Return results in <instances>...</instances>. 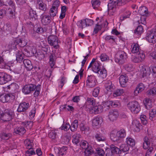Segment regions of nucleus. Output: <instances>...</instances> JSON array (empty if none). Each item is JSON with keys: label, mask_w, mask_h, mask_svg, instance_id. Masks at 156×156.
Returning a JSON list of instances; mask_svg holds the SVG:
<instances>
[{"label": "nucleus", "mask_w": 156, "mask_h": 156, "mask_svg": "<svg viewBox=\"0 0 156 156\" xmlns=\"http://www.w3.org/2000/svg\"><path fill=\"white\" fill-rule=\"evenodd\" d=\"M140 49L139 45L137 43H134L131 45V51L133 53H139L140 51Z\"/></svg>", "instance_id": "nucleus-26"}, {"label": "nucleus", "mask_w": 156, "mask_h": 156, "mask_svg": "<svg viewBox=\"0 0 156 156\" xmlns=\"http://www.w3.org/2000/svg\"><path fill=\"white\" fill-rule=\"evenodd\" d=\"M156 115V111L155 109H152L149 113V119L152 120L153 118L155 117Z\"/></svg>", "instance_id": "nucleus-55"}, {"label": "nucleus", "mask_w": 156, "mask_h": 156, "mask_svg": "<svg viewBox=\"0 0 156 156\" xmlns=\"http://www.w3.org/2000/svg\"><path fill=\"white\" fill-rule=\"evenodd\" d=\"M105 86L106 89L109 92H112L114 90L115 87L110 80H108L105 83Z\"/></svg>", "instance_id": "nucleus-21"}, {"label": "nucleus", "mask_w": 156, "mask_h": 156, "mask_svg": "<svg viewBox=\"0 0 156 156\" xmlns=\"http://www.w3.org/2000/svg\"><path fill=\"white\" fill-rule=\"evenodd\" d=\"M117 5L116 2L110 0L108 4V14L110 16L114 15L116 12Z\"/></svg>", "instance_id": "nucleus-7"}, {"label": "nucleus", "mask_w": 156, "mask_h": 156, "mask_svg": "<svg viewBox=\"0 0 156 156\" xmlns=\"http://www.w3.org/2000/svg\"><path fill=\"white\" fill-rule=\"evenodd\" d=\"M103 110V106L101 105L94 106L91 108V111L92 113L95 114H98L101 113Z\"/></svg>", "instance_id": "nucleus-23"}, {"label": "nucleus", "mask_w": 156, "mask_h": 156, "mask_svg": "<svg viewBox=\"0 0 156 156\" xmlns=\"http://www.w3.org/2000/svg\"><path fill=\"white\" fill-rule=\"evenodd\" d=\"M102 119L101 117H97L92 121V125L94 127L99 126L101 123Z\"/></svg>", "instance_id": "nucleus-24"}, {"label": "nucleus", "mask_w": 156, "mask_h": 156, "mask_svg": "<svg viewBox=\"0 0 156 156\" xmlns=\"http://www.w3.org/2000/svg\"><path fill=\"white\" fill-rule=\"evenodd\" d=\"M41 21L44 25H47L51 21V17L48 15L42 14L41 16Z\"/></svg>", "instance_id": "nucleus-17"}, {"label": "nucleus", "mask_w": 156, "mask_h": 156, "mask_svg": "<svg viewBox=\"0 0 156 156\" xmlns=\"http://www.w3.org/2000/svg\"><path fill=\"white\" fill-rule=\"evenodd\" d=\"M81 137V135L78 133H76L73 135L72 142L75 144H77L79 142V139Z\"/></svg>", "instance_id": "nucleus-30"}, {"label": "nucleus", "mask_w": 156, "mask_h": 156, "mask_svg": "<svg viewBox=\"0 0 156 156\" xmlns=\"http://www.w3.org/2000/svg\"><path fill=\"white\" fill-rule=\"evenodd\" d=\"M29 107L28 103L23 102L20 104L17 111L19 112H24L26 111Z\"/></svg>", "instance_id": "nucleus-15"}, {"label": "nucleus", "mask_w": 156, "mask_h": 156, "mask_svg": "<svg viewBox=\"0 0 156 156\" xmlns=\"http://www.w3.org/2000/svg\"><path fill=\"white\" fill-rule=\"evenodd\" d=\"M146 40L149 42L155 43L156 42V32L154 30L149 31L146 37Z\"/></svg>", "instance_id": "nucleus-8"}, {"label": "nucleus", "mask_w": 156, "mask_h": 156, "mask_svg": "<svg viewBox=\"0 0 156 156\" xmlns=\"http://www.w3.org/2000/svg\"><path fill=\"white\" fill-rule=\"evenodd\" d=\"M95 138L98 141H104L106 140V138L101 133H97L95 135Z\"/></svg>", "instance_id": "nucleus-29"}, {"label": "nucleus", "mask_w": 156, "mask_h": 156, "mask_svg": "<svg viewBox=\"0 0 156 156\" xmlns=\"http://www.w3.org/2000/svg\"><path fill=\"white\" fill-rule=\"evenodd\" d=\"M26 132V130L24 127L20 126L17 127L14 129V133L18 134L19 135H23Z\"/></svg>", "instance_id": "nucleus-25"}, {"label": "nucleus", "mask_w": 156, "mask_h": 156, "mask_svg": "<svg viewBox=\"0 0 156 156\" xmlns=\"http://www.w3.org/2000/svg\"><path fill=\"white\" fill-rule=\"evenodd\" d=\"M40 86L39 84L37 86L32 84L26 85L23 88L22 91L25 94H28L31 92L35 91L34 95V97H36L40 94L41 89Z\"/></svg>", "instance_id": "nucleus-2"}, {"label": "nucleus", "mask_w": 156, "mask_h": 156, "mask_svg": "<svg viewBox=\"0 0 156 156\" xmlns=\"http://www.w3.org/2000/svg\"><path fill=\"white\" fill-rule=\"evenodd\" d=\"M111 150L114 153H119L120 151L119 148L115 147L114 145L112 144L110 145Z\"/></svg>", "instance_id": "nucleus-49"}, {"label": "nucleus", "mask_w": 156, "mask_h": 156, "mask_svg": "<svg viewBox=\"0 0 156 156\" xmlns=\"http://www.w3.org/2000/svg\"><path fill=\"white\" fill-rule=\"evenodd\" d=\"M119 113L117 110H113L110 111L108 113V119L111 121L115 120L118 117Z\"/></svg>", "instance_id": "nucleus-13"}, {"label": "nucleus", "mask_w": 156, "mask_h": 156, "mask_svg": "<svg viewBox=\"0 0 156 156\" xmlns=\"http://www.w3.org/2000/svg\"><path fill=\"white\" fill-rule=\"evenodd\" d=\"M31 49V47H30L27 46L21 49V52H22L24 55H25L27 56H29L30 54L29 50H30Z\"/></svg>", "instance_id": "nucleus-35"}, {"label": "nucleus", "mask_w": 156, "mask_h": 156, "mask_svg": "<svg viewBox=\"0 0 156 156\" xmlns=\"http://www.w3.org/2000/svg\"><path fill=\"white\" fill-rule=\"evenodd\" d=\"M54 56L52 54H51L49 57V64L51 67V69H49V71L50 72V76L51 74L52 71L53 70L52 68L53 66H54L55 65V62L54 59Z\"/></svg>", "instance_id": "nucleus-27"}, {"label": "nucleus", "mask_w": 156, "mask_h": 156, "mask_svg": "<svg viewBox=\"0 0 156 156\" xmlns=\"http://www.w3.org/2000/svg\"><path fill=\"white\" fill-rule=\"evenodd\" d=\"M91 2L92 6L94 9L98 8L100 5L101 3L99 0H92Z\"/></svg>", "instance_id": "nucleus-43"}, {"label": "nucleus", "mask_w": 156, "mask_h": 156, "mask_svg": "<svg viewBox=\"0 0 156 156\" xmlns=\"http://www.w3.org/2000/svg\"><path fill=\"white\" fill-rule=\"evenodd\" d=\"M148 140V138L147 136H145L144 138L143 147L144 149H147L149 147L150 142Z\"/></svg>", "instance_id": "nucleus-32"}, {"label": "nucleus", "mask_w": 156, "mask_h": 156, "mask_svg": "<svg viewBox=\"0 0 156 156\" xmlns=\"http://www.w3.org/2000/svg\"><path fill=\"white\" fill-rule=\"evenodd\" d=\"M58 12V10L55 9L54 8L51 7L49 11V13L50 16L51 17H53L56 16Z\"/></svg>", "instance_id": "nucleus-46"}, {"label": "nucleus", "mask_w": 156, "mask_h": 156, "mask_svg": "<svg viewBox=\"0 0 156 156\" xmlns=\"http://www.w3.org/2000/svg\"><path fill=\"white\" fill-rule=\"evenodd\" d=\"M100 88L97 87L95 88L92 93V95L94 97H97L99 93Z\"/></svg>", "instance_id": "nucleus-63"}, {"label": "nucleus", "mask_w": 156, "mask_h": 156, "mask_svg": "<svg viewBox=\"0 0 156 156\" xmlns=\"http://www.w3.org/2000/svg\"><path fill=\"white\" fill-rule=\"evenodd\" d=\"M29 14L30 17L31 18H34L35 19H37L38 18V16L37 15L35 11L30 10L29 12Z\"/></svg>", "instance_id": "nucleus-53"}, {"label": "nucleus", "mask_w": 156, "mask_h": 156, "mask_svg": "<svg viewBox=\"0 0 156 156\" xmlns=\"http://www.w3.org/2000/svg\"><path fill=\"white\" fill-rule=\"evenodd\" d=\"M48 44L51 46H53L55 48L58 47V40L57 37L55 35H50L48 37Z\"/></svg>", "instance_id": "nucleus-9"}, {"label": "nucleus", "mask_w": 156, "mask_h": 156, "mask_svg": "<svg viewBox=\"0 0 156 156\" xmlns=\"http://www.w3.org/2000/svg\"><path fill=\"white\" fill-rule=\"evenodd\" d=\"M59 6V2L58 0H56L54 1L52 4L51 7L58 10V8Z\"/></svg>", "instance_id": "nucleus-64"}, {"label": "nucleus", "mask_w": 156, "mask_h": 156, "mask_svg": "<svg viewBox=\"0 0 156 156\" xmlns=\"http://www.w3.org/2000/svg\"><path fill=\"white\" fill-rule=\"evenodd\" d=\"M140 75L142 78H147L150 74V68L147 66H144L140 70Z\"/></svg>", "instance_id": "nucleus-12"}, {"label": "nucleus", "mask_w": 156, "mask_h": 156, "mask_svg": "<svg viewBox=\"0 0 156 156\" xmlns=\"http://www.w3.org/2000/svg\"><path fill=\"white\" fill-rule=\"evenodd\" d=\"M67 150L66 147L63 146L59 149L58 153L59 155L62 156L66 154Z\"/></svg>", "instance_id": "nucleus-45"}, {"label": "nucleus", "mask_w": 156, "mask_h": 156, "mask_svg": "<svg viewBox=\"0 0 156 156\" xmlns=\"http://www.w3.org/2000/svg\"><path fill=\"white\" fill-rule=\"evenodd\" d=\"M128 77L126 75H121L119 78V82L122 87H126V83L128 81Z\"/></svg>", "instance_id": "nucleus-19"}, {"label": "nucleus", "mask_w": 156, "mask_h": 156, "mask_svg": "<svg viewBox=\"0 0 156 156\" xmlns=\"http://www.w3.org/2000/svg\"><path fill=\"white\" fill-rule=\"evenodd\" d=\"M119 150L120 151L126 152L129 150V147L127 144H122L120 146Z\"/></svg>", "instance_id": "nucleus-47"}, {"label": "nucleus", "mask_w": 156, "mask_h": 156, "mask_svg": "<svg viewBox=\"0 0 156 156\" xmlns=\"http://www.w3.org/2000/svg\"><path fill=\"white\" fill-rule=\"evenodd\" d=\"M3 4L5 5H9L11 6H14V3L11 0H1Z\"/></svg>", "instance_id": "nucleus-48"}, {"label": "nucleus", "mask_w": 156, "mask_h": 156, "mask_svg": "<svg viewBox=\"0 0 156 156\" xmlns=\"http://www.w3.org/2000/svg\"><path fill=\"white\" fill-rule=\"evenodd\" d=\"M138 12L142 16L141 17V20L143 19L144 21H145L146 16H148L149 14L147 8L144 6H141L139 8Z\"/></svg>", "instance_id": "nucleus-11"}, {"label": "nucleus", "mask_w": 156, "mask_h": 156, "mask_svg": "<svg viewBox=\"0 0 156 156\" xmlns=\"http://www.w3.org/2000/svg\"><path fill=\"white\" fill-rule=\"evenodd\" d=\"M14 43L12 44L11 46L13 48L15 47L16 46L18 45L21 47H24L27 44V42L25 39H17L14 41Z\"/></svg>", "instance_id": "nucleus-14"}, {"label": "nucleus", "mask_w": 156, "mask_h": 156, "mask_svg": "<svg viewBox=\"0 0 156 156\" xmlns=\"http://www.w3.org/2000/svg\"><path fill=\"white\" fill-rule=\"evenodd\" d=\"M11 80V76L5 73L0 72V84H4Z\"/></svg>", "instance_id": "nucleus-10"}, {"label": "nucleus", "mask_w": 156, "mask_h": 156, "mask_svg": "<svg viewBox=\"0 0 156 156\" xmlns=\"http://www.w3.org/2000/svg\"><path fill=\"white\" fill-rule=\"evenodd\" d=\"M70 128V126L69 124L68 123H66V124L64 123L62 124L61 127V129L63 130L66 131Z\"/></svg>", "instance_id": "nucleus-58"}, {"label": "nucleus", "mask_w": 156, "mask_h": 156, "mask_svg": "<svg viewBox=\"0 0 156 156\" xmlns=\"http://www.w3.org/2000/svg\"><path fill=\"white\" fill-rule=\"evenodd\" d=\"M37 6L40 10L46 11L47 9V5L43 2L42 0H37Z\"/></svg>", "instance_id": "nucleus-22"}, {"label": "nucleus", "mask_w": 156, "mask_h": 156, "mask_svg": "<svg viewBox=\"0 0 156 156\" xmlns=\"http://www.w3.org/2000/svg\"><path fill=\"white\" fill-rule=\"evenodd\" d=\"M13 98L12 95L9 94H4L0 96V101L3 103L7 102Z\"/></svg>", "instance_id": "nucleus-18"}, {"label": "nucleus", "mask_w": 156, "mask_h": 156, "mask_svg": "<svg viewBox=\"0 0 156 156\" xmlns=\"http://www.w3.org/2000/svg\"><path fill=\"white\" fill-rule=\"evenodd\" d=\"M14 115V111L11 110L6 109L5 113L0 114V119L4 122L11 120Z\"/></svg>", "instance_id": "nucleus-3"}, {"label": "nucleus", "mask_w": 156, "mask_h": 156, "mask_svg": "<svg viewBox=\"0 0 156 156\" xmlns=\"http://www.w3.org/2000/svg\"><path fill=\"white\" fill-rule=\"evenodd\" d=\"M143 28L142 26H139L134 30V33L135 34L139 35L143 32Z\"/></svg>", "instance_id": "nucleus-44"}, {"label": "nucleus", "mask_w": 156, "mask_h": 156, "mask_svg": "<svg viewBox=\"0 0 156 156\" xmlns=\"http://www.w3.org/2000/svg\"><path fill=\"white\" fill-rule=\"evenodd\" d=\"M96 151L97 153L99 156H105V152L103 149L101 148H98Z\"/></svg>", "instance_id": "nucleus-59"}, {"label": "nucleus", "mask_w": 156, "mask_h": 156, "mask_svg": "<svg viewBox=\"0 0 156 156\" xmlns=\"http://www.w3.org/2000/svg\"><path fill=\"white\" fill-rule=\"evenodd\" d=\"M127 58V54L123 51H118L115 55V61L119 64H123Z\"/></svg>", "instance_id": "nucleus-4"}, {"label": "nucleus", "mask_w": 156, "mask_h": 156, "mask_svg": "<svg viewBox=\"0 0 156 156\" xmlns=\"http://www.w3.org/2000/svg\"><path fill=\"white\" fill-rule=\"evenodd\" d=\"M80 147L83 149H85L84 153L86 156L91 155L93 152V150L92 147L89 145L88 142L85 140L81 141L80 144Z\"/></svg>", "instance_id": "nucleus-6"}, {"label": "nucleus", "mask_w": 156, "mask_h": 156, "mask_svg": "<svg viewBox=\"0 0 156 156\" xmlns=\"http://www.w3.org/2000/svg\"><path fill=\"white\" fill-rule=\"evenodd\" d=\"M24 144L27 149L31 150L32 148L33 143L30 140L27 139L25 140L24 141Z\"/></svg>", "instance_id": "nucleus-36"}, {"label": "nucleus", "mask_w": 156, "mask_h": 156, "mask_svg": "<svg viewBox=\"0 0 156 156\" xmlns=\"http://www.w3.org/2000/svg\"><path fill=\"white\" fill-rule=\"evenodd\" d=\"M115 37L113 36L107 35L105 38L106 41L110 43H113L115 42Z\"/></svg>", "instance_id": "nucleus-37"}, {"label": "nucleus", "mask_w": 156, "mask_h": 156, "mask_svg": "<svg viewBox=\"0 0 156 156\" xmlns=\"http://www.w3.org/2000/svg\"><path fill=\"white\" fill-rule=\"evenodd\" d=\"M91 67L93 71L98 73L103 78H105L106 76V70L104 68H101V64L99 62L96 61L95 58H94L92 59L88 68L89 69Z\"/></svg>", "instance_id": "nucleus-1"}, {"label": "nucleus", "mask_w": 156, "mask_h": 156, "mask_svg": "<svg viewBox=\"0 0 156 156\" xmlns=\"http://www.w3.org/2000/svg\"><path fill=\"white\" fill-rule=\"evenodd\" d=\"M124 91L122 89H117L114 91L113 93V96L114 97L119 96L123 93Z\"/></svg>", "instance_id": "nucleus-42"}, {"label": "nucleus", "mask_w": 156, "mask_h": 156, "mask_svg": "<svg viewBox=\"0 0 156 156\" xmlns=\"http://www.w3.org/2000/svg\"><path fill=\"white\" fill-rule=\"evenodd\" d=\"M23 63L25 67L28 70H30L33 68L31 62L28 59H24L23 61Z\"/></svg>", "instance_id": "nucleus-28"}, {"label": "nucleus", "mask_w": 156, "mask_h": 156, "mask_svg": "<svg viewBox=\"0 0 156 156\" xmlns=\"http://www.w3.org/2000/svg\"><path fill=\"white\" fill-rule=\"evenodd\" d=\"M30 34L33 37L35 38L36 39L40 38V37L39 36L38 34L35 31V27L34 28L33 30H31Z\"/></svg>", "instance_id": "nucleus-51"}, {"label": "nucleus", "mask_w": 156, "mask_h": 156, "mask_svg": "<svg viewBox=\"0 0 156 156\" xmlns=\"http://www.w3.org/2000/svg\"><path fill=\"white\" fill-rule=\"evenodd\" d=\"M12 134L10 133H6L3 132L1 133L0 137L3 140H7L12 136Z\"/></svg>", "instance_id": "nucleus-39"}, {"label": "nucleus", "mask_w": 156, "mask_h": 156, "mask_svg": "<svg viewBox=\"0 0 156 156\" xmlns=\"http://www.w3.org/2000/svg\"><path fill=\"white\" fill-rule=\"evenodd\" d=\"M110 138L113 141L116 142L117 143L122 142V139H120L117 132L116 131H112L110 134Z\"/></svg>", "instance_id": "nucleus-16"}, {"label": "nucleus", "mask_w": 156, "mask_h": 156, "mask_svg": "<svg viewBox=\"0 0 156 156\" xmlns=\"http://www.w3.org/2000/svg\"><path fill=\"white\" fill-rule=\"evenodd\" d=\"M128 108L131 112L134 114L137 113L140 111V107L138 102L133 101L129 102L127 104Z\"/></svg>", "instance_id": "nucleus-5"}, {"label": "nucleus", "mask_w": 156, "mask_h": 156, "mask_svg": "<svg viewBox=\"0 0 156 156\" xmlns=\"http://www.w3.org/2000/svg\"><path fill=\"white\" fill-rule=\"evenodd\" d=\"M136 54L138 55L137 56L142 61L144 60L145 58V55L142 51H140L139 53H138Z\"/></svg>", "instance_id": "nucleus-60"}, {"label": "nucleus", "mask_w": 156, "mask_h": 156, "mask_svg": "<svg viewBox=\"0 0 156 156\" xmlns=\"http://www.w3.org/2000/svg\"><path fill=\"white\" fill-rule=\"evenodd\" d=\"M84 21V22H85V25L86 27L87 26H91L93 23V21L91 20L86 19H85Z\"/></svg>", "instance_id": "nucleus-61"}, {"label": "nucleus", "mask_w": 156, "mask_h": 156, "mask_svg": "<svg viewBox=\"0 0 156 156\" xmlns=\"http://www.w3.org/2000/svg\"><path fill=\"white\" fill-rule=\"evenodd\" d=\"M156 93V87H154L152 89L148 90L147 91V94L148 95H153Z\"/></svg>", "instance_id": "nucleus-62"}, {"label": "nucleus", "mask_w": 156, "mask_h": 156, "mask_svg": "<svg viewBox=\"0 0 156 156\" xmlns=\"http://www.w3.org/2000/svg\"><path fill=\"white\" fill-rule=\"evenodd\" d=\"M133 125V126L137 129L136 130L137 131H140V127L141 126V124L136 120H134L132 122Z\"/></svg>", "instance_id": "nucleus-54"}, {"label": "nucleus", "mask_w": 156, "mask_h": 156, "mask_svg": "<svg viewBox=\"0 0 156 156\" xmlns=\"http://www.w3.org/2000/svg\"><path fill=\"white\" fill-rule=\"evenodd\" d=\"M126 142L127 144L131 147H133L135 144L134 140L131 137H128L126 139Z\"/></svg>", "instance_id": "nucleus-41"}, {"label": "nucleus", "mask_w": 156, "mask_h": 156, "mask_svg": "<svg viewBox=\"0 0 156 156\" xmlns=\"http://www.w3.org/2000/svg\"><path fill=\"white\" fill-rule=\"evenodd\" d=\"M78 126V121L77 120H75L72 123L70 126V130L72 132H74L77 130Z\"/></svg>", "instance_id": "nucleus-34"}, {"label": "nucleus", "mask_w": 156, "mask_h": 156, "mask_svg": "<svg viewBox=\"0 0 156 156\" xmlns=\"http://www.w3.org/2000/svg\"><path fill=\"white\" fill-rule=\"evenodd\" d=\"M124 67L125 69L128 72L131 71L133 69V65L130 63H128L125 65Z\"/></svg>", "instance_id": "nucleus-56"}, {"label": "nucleus", "mask_w": 156, "mask_h": 156, "mask_svg": "<svg viewBox=\"0 0 156 156\" xmlns=\"http://www.w3.org/2000/svg\"><path fill=\"white\" fill-rule=\"evenodd\" d=\"M86 104L87 105H93L95 104V100L93 98H87Z\"/></svg>", "instance_id": "nucleus-50"}, {"label": "nucleus", "mask_w": 156, "mask_h": 156, "mask_svg": "<svg viewBox=\"0 0 156 156\" xmlns=\"http://www.w3.org/2000/svg\"><path fill=\"white\" fill-rule=\"evenodd\" d=\"M145 88V86L143 83H139L134 91V95L135 96H137L139 93L142 92L144 89Z\"/></svg>", "instance_id": "nucleus-20"}, {"label": "nucleus", "mask_w": 156, "mask_h": 156, "mask_svg": "<svg viewBox=\"0 0 156 156\" xmlns=\"http://www.w3.org/2000/svg\"><path fill=\"white\" fill-rule=\"evenodd\" d=\"M120 139H122L125 137L126 135V132L125 130L123 129H121L119 131L116 132Z\"/></svg>", "instance_id": "nucleus-40"}, {"label": "nucleus", "mask_w": 156, "mask_h": 156, "mask_svg": "<svg viewBox=\"0 0 156 156\" xmlns=\"http://www.w3.org/2000/svg\"><path fill=\"white\" fill-rule=\"evenodd\" d=\"M129 1V0H117L114 2H116L117 5L120 6L125 4Z\"/></svg>", "instance_id": "nucleus-57"}, {"label": "nucleus", "mask_w": 156, "mask_h": 156, "mask_svg": "<svg viewBox=\"0 0 156 156\" xmlns=\"http://www.w3.org/2000/svg\"><path fill=\"white\" fill-rule=\"evenodd\" d=\"M24 55L21 51H19L16 54V60L19 63L21 62L23 58Z\"/></svg>", "instance_id": "nucleus-33"}, {"label": "nucleus", "mask_w": 156, "mask_h": 156, "mask_svg": "<svg viewBox=\"0 0 156 156\" xmlns=\"http://www.w3.org/2000/svg\"><path fill=\"white\" fill-rule=\"evenodd\" d=\"M144 104L147 109H149L152 107V102L149 99H146L144 101Z\"/></svg>", "instance_id": "nucleus-31"}, {"label": "nucleus", "mask_w": 156, "mask_h": 156, "mask_svg": "<svg viewBox=\"0 0 156 156\" xmlns=\"http://www.w3.org/2000/svg\"><path fill=\"white\" fill-rule=\"evenodd\" d=\"M118 102L112 101H109V102H107L105 103V105L107 106V107L109 108V105H110L112 106L113 107H115L118 105Z\"/></svg>", "instance_id": "nucleus-52"}, {"label": "nucleus", "mask_w": 156, "mask_h": 156, "mask_svg": "<svg viewBox=\"0 0 156 156\" xmlns=\"http://www.w3.org/2000/svg\"><path fill=\"white\" fill-rule=\"evenodd\" d=\"M3 31L5 32L10 33L12 31V28L11 25L8 23L5 25L2 29H1Z\"/></svg>", "instance_id": "nucleus-38"}]
</instances>
